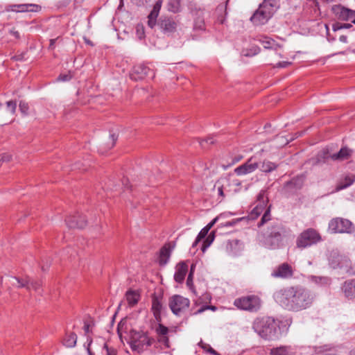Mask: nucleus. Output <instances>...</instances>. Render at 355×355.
Returning <instances> with one entry per match:
<instances>
[{
    "mask_svg": "<svg viewBox=\"0 0 355 355\" xmlns=\"http://www.w3.org/2000/svg\"><path fill=\"white\" fill-rule=\"evenodd\" d=\"M270 355H296L295 349L291 345H281L270 349Z\"/></svg>",
    "mask_w": 355,
    "mask_h": 355,
    "instance_id": "19",
    "label": "nucleus"
},
{
    "mask_svg": "<svg viewBox=\"0 0 355 355\" xmlns=\"http://www.w3.org/2000/svg\"><path fill=\"white\" fill-rule=\"evenodd\" d=\"M162 0H158L153 6L152 11L148 16V25L153 28L156 25V20L162 7Z\"/></svg>",
    "mask_w": 355,
    "mask_h": 355,
    "instance_id": "21",
    "label": "nucleus"
},
{
    "mask_svg": "<svg viewBox=\"0 0 355 355\" xmlns=\"http://www.w3.org/2000/svg\"><path fill=\"white\" fill-rule=\"evenodd\" d=\"M274 299L283 309L288 311L300 312L310 308L315 294L302 286L282 288L274 293Z\"/></svg>",
    "mask_w": 355,
    "mask_h": 355,
    "instance_id": "1",
    "label": "nucleus"
},
{
    "mask_svg": "<svg viewBox=\"0 0 355 355\" xmlns=\"http://www.w3.org/2000/svg\"><path fill=\"white\" fill-rule=\"evenodd\" d=\"M261 42L263 44L265 49H271L272 44L274 43V40L266 37L263 40H261Z\"/></svg>",
    "mask_w": 355,
    "mask_h": 355,
    "instance_id": "46",
    "label": "nucleus"
},
{
    "mask_svg": "<svg viewBox=\"0 0 355 355\" xmlns=\"http://www.w3.org/2000/svg\"><path fill=\"white\" fill-rule=\"evenodd\" d=\"M222 216V215L214 218L210 223H209L205 227L209 231L210 229L214 225L216 221Z\"/></svg>",
    "mask_w": 355,
    "mask_h": 355,
    "instance_id": "54",
    "label": "nucleus"
},
{
    "mask_svg": "<svg viewBox=\"0 0 355 355\" xmlns=\"http://www.w3.org/2000/svg\"><path fill=\"white\" fill-rule=\"evenodd\" d=\"M192 12L193 15V31L199 34L205 32L206 24L204 19L205 10L200 8H196Z\"/></svg>",
    "mask_w": 355,
    "mask_h": 355,
    "instance_id": "9",
    "label": "nucleus"
},
{
    "mask_svg": "<svg viewBox=\"0 0 355 355\" xmlns=\"http://www.w3.org/2000/svg\"><path fill=\"white\" fill-rule=\"evenodd\" d=\"M90 324L87 322H84L83 329L85 335H87L89 333Z\"/></svg>",
    "mask_w": 355,
    "mask_h": 355,
    "instance_id": "58",
    "label": "nucleus"
},
{
    "mask_svg": "<svg viewBox=\"0 0 355 355\" xmlns=\"http://www.w3.org/2000/svg\"><path fill=\"white\" fill-rule=\"evenodd\" d=\"M12 159V155L9 153H3L0 155V166L3 162H8Z\"/></svg>",
    "mask_w": 355,
    "mask_h": 355,
    "instance_id": "47",
    "label": "nucleus"
},
{
    "mask_svg": "<svg viewBox=\"0 0 355 355\" xmlns=\"http://www.w3.org/2000/svg\"><path fill=\"white\" fill-rule=\"evenodd\" d=\"M239 242V241L236 240V239L232 240V241H229L227 242V248H228L229 246L232 247L233 245V244L236 245Z\"/></svg>",
    "mask_w": 355,
    "mask_h": 355,
    "instance_id": "63",
    "label": "nucleus"
},
{
    "mask_svg": "<svg viewBox=\"0 0 355 355\" xmlns=\"http://www.w3.org/2000/svg\"><path fill=\"white\" fill-rule=\"evenodd\" d=\"M338 268L342 269L347 273H351L352 262L350 259L347 257L342 255V259Z\"/></svg>",
    "mask_w": 355,
    "mask_h": 355,
    "instance_id": "32",
    "label": "nucleus"
},
{
    "mask_svg": "<svg viewBox=\"0 0 355 355\" xmlns=\"http://www.w3.org/2000/svg\"><path fill=\"white\" fill-rule=\"evenodd\" d=\"M355 180L353 175L346 176L344 180H341L336 186V191H340L351 186Z\"/></svg>",
    "mask_w": 355,
    "mask_h": 355,
    "instance_id": "30",
    "label": "nucleus"
},
{
    "mask_svg": "<svg viewBox=\"0 0 355 355\" xmlns=\"http://www.w3.org/2000/svg\"><path fill=\"white\" fill-rule=\"evenodd\" d=\"M279 6L276 0H264L250 17L254 26L266 24L277 10Z\"/></svg>",
    "mask_w": 355,
    "mask_h": 355,
    "instance_id": "4",
    "label": "nucleus"
},
{
    "mask_svg": "<svg viewBox=\"0 0 355 355\" xmlns=\"http://www.w3.org/2000/svg\"><path fill=\"white\" fill-rule=\"evenodd\" d=\"M233 304L239 310L257 313L261 307L262 301L258 295L252 294L236 298Z\"/></svg>",
    "mask_w": 355,
    "mask_h": 355,
    "instance_id": "7",
    "label": "nucleus"
},
{
    "mask_svg": "<svg viewBox=\"0 0 355 355\" xmlns=\"http://www.w3.org/2000/svg\"><path fill=\"white\" fill-rule=\"evenodd\" d=\"M271 275L275 278L289 279L293 276V270L290 264L283 263L272 271Z\"/></svg>",
    "mask_w": 355,
    "mask_h": 355,
    "instance_id": "11",
    "label": "nucleus"
},
{
    "mask_svg": "<svg viewBox=\"0 0 355 355\" xmlns=\"http://www.w3.org/2000/svg\"><path fill=\"white\" fill-rule=\"evenodd\" d=\"M333 12L337 17L342 21H348L350 19H355V10L345 8L341 5H336L332 8Z\"/></svg>",
    "mask_w": 355,
    "mask_h": 355,
    "instance_id": "13",
    "label": "nucleus"
},
{
    "mask_svg": "<svg viewBox=\"0 0 355 355\" xmlns=\"http://www.w3.org/2000/svg\"><path fill=\"white\" fill-rule=\"evenodd\" d=\"M353 223L348 219L337 217L329 223V230L332 234L351 233L354 230Z\"/></svg>",
    "mask_w": 355,
    "mask_h": 355,
    "instance_id": "8",
    "label": "nucleus"
},
{
    "mask_svg": "<svg viewBox=\"0 0 355 355\" xmlns=\"http://www.w3.org/2000/svg\"><path fill=\"white\" fill-rule=\"evenodd\" d=\"M104 349H106V355H116V352L114 348H110L107 344L104 345Z\"/></svg>",
    "mask_w": 355,
    "mask_h": 355,
    "instance_id": "53",
    "label": "nucleus"
},
{
    "mask_svg": "<svg viewBox=\"0 0 355 355\" xmlns=\"http://www.w3.org/2000/svg\"><path fill=\"white\" fill-rule=\"evenodd\" d=\"M6 106L8 110L12 114H14L17 108V103L14 101H9L6 102Z\"/></svg>",
    "mask_w": 355,
    "mask_h": 355,
    "instance_id": "42",
    "label": "nucleus"
},
{
    "mask_svg": "<svg viewBox=\"0 0 355 355\" xmlns=\"http://www.w3.org/2000/svg\"><path fill=\"white\" fill-rule=\"evenodd\" d=\"M198 345L207 353L212 355H220L218 352L214 349L209 344L204 343L202 340L198 343Z\"/></svg>",
    "mask_w": 355,
    "mask_h": 355,
    "instance_id": "40",
    "label": "nucleus"
},
{
    "mask_svg": "<svg viewBox=\"0 0 355 355\" xmlns=\"http://www.w3.org/2000/svg\"><path fill=\"white\" fill-rule=\"evenodd\" d=\"M279 323L272 317H259L254 320L252 329L261 338L274 340L278 337Z\"/></svg>",
    "mask_w": 355,
    "mask_h": 355,
    "instance_id": "3",
    "label": "nucleus"
},
{
    "mask_svg": "<svg viewBox=\"0 0 355 355\" xmlns=\"http://www.w3.org/2000/svg\"><path fill=\"white\" fill-rule=\"evenodd\" d=\"M332 29L334 31H337L340 29H343L342 24H340L339 22H336V23L334 24L332 26Z\"/></svg>",
    "mask_w": 355,
    "mask_h": 355,
    "instance_id": "56",
    "label": "nucleus"
},
{
    "mask_svg": "<svg viewBox=\"0 0 355 355\" xmlns=\"http://www.w3.org/2000/svg\"><path fill=\"white\" fill-rule=\"evenodd\" d=\"M29 286L31 287V289H33L35 291H39L41 284L39 282L35 281V280L32 279L31 278H30Z\"/></svg>",
    "mask_w": 355,
    "mask_h": 355,
    "instance_id": "44",
    "label": "nucleus"
},
{
    "mask_svg": "<svg viewBox=\"0 0 355 355\" xmlns=\"http://www.w3.org/2000/svg\"><path fill=\"white\" fill-rule=\"evenodd\" d=\"M10 33L11 35H12L17 39H19L20 37L19 33L17 31L12 29V30H10Z\"/></svg>",
    "mask_w": 355,
    "mask_h": 355,
    "instance_id": "61",
    "label": "nucleus"
},
{
    "mask_svg": "<svg viewBox=\"0 0 355 355\" xmlns=\"http://www.w3.org/2000/svg\"><path fill=\"white\" fill-rule=\"evenodd\" d=\"M175 244L166 243L159 250V262L160 265H164L169 259L171 251L175 248Z\"/></svg>",
    "mask_w": 355,
    "mask_h": 355,
    "instance_id": "17",
    "label": "nucleus"
},
{
    "mask_svg": "<svg viewBox=\"0 0 355 355\" xmlns=\"http://www.w3.org/2000/svg\"><path fill=\"white\" fill-rule=\"evenodd\" d=\"M199 144L202 148H207L210 145H213L216 143V140L214 139L213 136H209L205 139H198Z\"/></svg>",
    "mask_w": 355,
    "mask_h": 355,
    "instance_id": "35",
    "label": "nucleus"
},
{
    "mask_svg": "<svg viewBox=\"0 0 355 355\" xmlns=\"http://www.w3.org/2000/svg\"><path fill=\"white\" fill-rule=\"evenodd\" d=\"M159 25L165 33H172L176 28L175 22L168 18L162 19Z\"/></svg>",
    "mask_w": 355,
    "mask_h": 355,
    "instance_id": "25",
    "label": "nucleus"
},
{
    "mask_svg": "<svg viewBox=\"0 0 355 355\" xmlns=\"http://www.w3.org/2000/svg\"><path fill=\"white\" fill-rule=\"evenodd\" d=\"M168 10L173 12H176V11L178 10V8H177V7L174 6L172 3L169 2L168 3Z\"/></svg>",
    "mask_w": 355,
    "mask_h": 355,
    "instance_id": "62",
    "label": "nucleus"
},
{
    "mask_svg": "<svg viewBox=\"0 0 355 355\" xmlns=\"http://www.w3.org/2000/svg\"><path fill=\"white\" fill-rule=\"evenodd\" d=\"M25 55H26V52H23V53H21L19 54L12 56L11 58V59L15 61H24L26 60Z\"/></svg>",
    "mask_w": 355,
    "mask_h": 355,
    "instance_id": "50",
    "label": "nucleus"
},
{
    "mask_svg": "<svg viewBox=\"0 0 355 355\" xmlns=\"http://www.w3.org/2000/svg\"><path fill=\"white\" fill-rule=\"evenodd\" d=\"M259 167V163L252 162V158H250L246 162L240 165L234 169V173L239 176L252 173Z\"/></svg>",
    "mask_w": 355,
    "mask_h": 355,
    "instance_id": "12",
    "label": "nucleus"
},
{
    "mask_svg": "<svg viewBox=\"0 0 355 355\" xmlns=\"http://www.w3.org/2000/svg\"><path fill=\"white\" fill-rule=\"evenodd\" d=\"M157 331L158 333V334L159 336H163V339L164 340H167L166 337V335L168 333V328L162 325V324H159V327L157 328Z\"/></svg>",
    "mask_w": 355,
    "mask_h": 355,
    "instance_id": "43",
    "label": "nucleus"
},
{
    "mask_svg": "<svg viewBox=\"0 0 355 355\" xmlns=\"http://www.w3.org/2000/svg\"><path fill=\"white\" fill-rule=\"evenodd\" d=\"M331 150L329 147H326L320 150L315 159H314V164H322L327 162L329 159H332Z\"/></svg>",
    "mask_w": 355,
    "mask_h": 355,
    "instance_id": "18",
    "label": "nucleus"
},
{
    "mask_svg": "<svg viewBox=\"0 0 355 355\" xmlns=\"http://www.w3.org/2000/svg\"><path fill=\"white\" fill-rule=\"evenodd\" d=\"M152 311L155 316V320L157 322L161 321V312L162 310V304L161 302V300L154 294L152 296Z\"/></svg>",
    "mask_w": 355,
    "mask_h": 355,
    "instance_id": "22",
    "label": "nucleus"
},
{
    "mask_svg": "<svg viewBox=\"0 0 355 355\" xmlns=\"http://www.w3.org/2000/svg\"><path fill=\"white\" fill-rule=\"evenodd\" d=\"M352 154V150L349 148L345 146L340 149L337 153H333L332 160L334 161H344L348 159Z\"/></svg>",
    "mask_w": 355,
    "mask_h": 355,
    "instance_id": "24",
    "label": "nucleus"
},
{
    "mask_svg": "<svg viewBox=\"0 0 355 355\" xmlns=\"http://www.w3.org/2000/svg\"><path fill=\"white\" fill-rule=\"evenodd\" d=\"M323 241L318 230L313 227H309L302 231L295 241L296 248L304 250L318 245Z\"/></svg>",
    "mask_w": 355,
    "mask_h": 355,
    "instance_id": "5",
    "label": "nucleus"
},
{
    "mask_svg": "<svg viewBox=\"0 0 355 355\" xmlns=\"http://www.w3.org/2000/svg\"><path fill=\"white\" fill-rule=\"evenodd\" d=\"M278 165L275 162H272L269 160H264L261 163V164H259V168L262 172L268 173L275 171Z\"/></svg>",
    "mask_w": 355,
    "mask_h": 355,
    "instance_id": "29",
    "label": "nucleus"
},
{
    "mask_svg": "<svg viewBox=\"0 0 355 355\" xmlns=\"http://www.w3.org/2000/svg\"><path fill=\"white\" fill-rule=\"evenodd\" d=\"M215 238L214 232H211L205 239H202V243L200 246V249L202 252L204 253L207 249L210 246V245L213 243Z\"/></svg>",
    "mask_w": 355,
    "mask_h": 355,
    "instance_id": "34",
    "label": "nucleus"
},
{
    "mask_svg": "<svg viewBox=\"0 0 355 355\" xmlns=\"http://www.w3.org/2000/svg\"><path fill=\"white\" fill-rule=\"evenodd\" d=\"M72 76L70 73H64V74H60L58 77V80L59 81H69L71 79Z\"/></svg>",
    "mask_w": 355,
    "mask_h": 355,
    "instance_id": "49",
    "label": "nucleus"
},
{
    "mask_svg": "<svg viewBox=\"0 0 355 355\" xmlns=\"http://www.w3.org/2000/svg\"><path fill=\"white\" fill-rule=\"evenodd\" d=\"M341 259L342 254H340L337 252H331L329 257V264L330 267L334 269H337L340 265Z\"/></svg>",
    "mask_w": 355,
    "mask_h": 355,
    "instance_id": "28",
    "label": "nucleus"
},
{
    "mask_svg": "<svg viewBox=\"0 0 355 355\" xmlns=\"http://www.w3.org/2000/svg\"><path fill=\"white\" fill-rule=\"evenodd\" d=\"M189 261H182L179 263V284L182 283L185 278L189 270Z\"/></svg>",
    "mask_w": 355,
    "mask_h": 355,
    "instance_id": "31",
    "label": "nucleus"
},
{
    "mask_svg": "<svg viewBox=\"0 0 355 355\" xmlns=\"http://www.w3.org/2000/svg\"><path fill=\"white\" fill-rule=\"evenodd\" d=\"M137 34L139 39H142L144 37V31L142 26L138 25L137 26Z\"/></svg>",
    "mask_w": 355,
    "mask_h": 355,
    "instance_id": "52",
    "label": "nucleus"
},
{
    "mask_svg": "<svg viewBox=\"0 0 355 355\" xmlns=\"http://www.w3.org/2000/svg\"><path fill=\"white\" fill-rule=\"evenodd\" d=\"M205 309H211V310L214 311V310H216V306H206L205 308H202V309H199V310L198 311V313H201V312H202Z\"/></svg>",
    "mask_w": 355,
    "mask_h": 355,
    "instance_id": "60",
    "label": "nucleus"
},
{
    "mask_svg": "<svg viewBox=\"0 0 355 355\" xmlns=\"http://www.w3.org/2000/svg\"><path fill=\"white\" fill-rule=\"evenodd\" d=\"M190 302L189 299L179 295V316L184 309H188Z\"/></svg>",
    "mask_w": 355,
    "mask_h": 355,
    "instance_id": "38",
    "label": "nucleus"
},
{
    "mask_svg": "<svg viewBox=\"0 0 355 355\" xmlns=\"http://www.w3.org/2000/svg\"><path fill=\"white\" fill-rule=\"evenodd\" d=\"M169 307L175 315H178V295H173L169 300Z\"/></svg>",
    "mask_w": 355,
    "mask_h": 355,
    "instance_id": "39",
    "label": "nucleus"
},
{
    "mask_svg": "<svg viewBox=\"0 0 355 355\" xmlns=\"http://www.w3.org/2000/svg\"><path fill=\"white\" fill-rule=\"evenodd\" d=\"M291 64V62H290L282 61V62H279L278 63H277L276 67H279V68H286Z\"/></svg>",
    "mask_w": 355,
    "mask_h": 355,
    "instance_id": "55",
    "label": "nucleus"
},
{
    "mask_svg": "<svg viewBox=\"0 0 355 355\" xmlns=\"http://www.w3.org/2000/svg\"><path fill=\"white\" fill-rule=\"evenodd\" d=\"M196 264L191 263L190 265V270L187 279V285L189 288H191L193 286V278L195 272Z\"/></svg>",
    "mask_w": 355,
    "mask_h": 355,
    "instance_id": "37",
    "label": "nucleus"
},
{
    "mask_svg": "<svg viewBox=\"0 0 355 355\" xmlns=\"http://www.w3.org/2000/svg\"><path fill=\"white\" fill-rule=\"evenodd\" d=\"M77 338V335L74 332L66 334L62 341L63 345L67 347H74L76 345Z\"/></svg>",
    "mask_w": 355,
    "mask_h": 355,
    "instance_id": "27",
    "label": "nucleus"
},
{
    "mask_svg": "<svg viewBox=\"0 0 355 355\" xmlns=\"http://www.w3.org/2000/svg\"><path fill=\"white\" fill-rule=\"evenodd\" d=\"M10 10L14 12H38L41 7L33 3L14 4L10 6Z\"/></svg>",
    "mask_w": 355,
    "mask_h": 355,
    "instance_id": "16",
    "label": "nucleus"
},
{
    "mask_svg": "<svg viewBox=\"0 0 355 355\" xmlns=\"http://www.w3.org/2000/svg\"><path fill=\"white\" fill-rule=\"evenodd\" d=\"M339 40H340L341 42H343V43H347V42H348L347 37L346 35H341V36L339 37Z\"/></svg>",
    "mask_w": 355,
    "mask_h": 355,
    "instance_id": "64",
    "label": "nucleus"
},
{
    "mask_svg": "<svg viewBox=\"0 0 355 355\" xmlns=\"http://www.w3.org/2000/svg\"><path fill=\"white\" fill-rule=\"evenodd\" d=\"M87 341H88V343H87V353L89 355H94V353L92 352L90 349H89V346L90 345L92 344V338H87Z\"/></svg>",
    "mask_w": 355,
    "mask_h": 355,
    "instance_id": "57",
    "label": "nucleus"
},
{
    "mask_svg": "<svg viewBox=\"0 0 355 355\" xmlns=\"http://www.w3.org/2000/svg\"><path fill=\"white\" fill-rule=\"evenodd\" d=\"M117 138L118 137L116 135H115V134H111L110 135V141L108 142L107 144V149H111L112 148L114 147V146L115 145V143L117 140Z\"/></svg>",
    "mask_w": 355,
    "mask_h": 355,
    "instance_id": "45",
    "label": "nucleus"
},
{
    "mask_svg": "<svg viewBox=\"0 0 355 355\" xmlns=\"http://www.w3.org/2000/svg\"><path fill=\"white\" fill-rule=\"evenodd\" d=\"M209 230L205 227H203L200 232L198 233V236H196L194 242L193 243L191 250L192 249L195 250V248L197 247L198 243L202 241V239H205L209 234Z\"/></svg>",
    "mask_w": 355,
    "mask_h": 355,
    "instance_id": "33",
    "label": "nucleus"
},
{
    "mask_svg": "<svg viewBox=\"0 0 355 355\" xmlns=\"http://www.w3.org/2000/svg\"><path fill=\"white\" fill-rule=\"evenodd\" d=\"M260 52V48L259 46H252L250 49H244L242 51V53L245 57H252L257 55Z\"/></svg>",
    "mask_w": 355,
    "mask_h": 355,
    "instance_id": "36",
    "label": "nucleus"
},
{
    "mask_svg": "<svg viewBox=\"0 0 355 355\" xmlns=\"http://www.w3.org/2000/svg\"><path fill=\"white\" fill-rule=\"evenodd\" d=\"M154 72L148 67L141 64L133 67L130 73V78L135 80L144 79L146 76L154 77Z\"/></svg>",
    "mask_w": 355,
    "mask_h": 355,
    "instance_id": "10",
    "label": "nucleus"
},
{
    "mask_svg": "<svg viewBox=\"0 0 355 355\" xmlns=\"http://www.w3.org/2000/svg\"><path fill=\"white\" fill-rule=\"evenodd\" d=\"M304 184V178L297 176L286 182L284 185V189L288 193H293L302 189Z\"/></svg>",
    "mask_w": 355,
    "mask_h": 355,
    "instance_id": "15",
    "label": "nucleus"
},
{
    "mask_svg": "<svg viewBox=\"0 0 355 355\" xmlns=\"http://www.w3.org/2000/svg\"><path fill=\"white\" fill-rule=\"evenodd\" d=\"M225 190H226V185L222 184L220 186L218 187V196L224 198L226 196L225 193Z\"/></svg>",
    "mask_w": 355,
    "mask_h": 355,
    "instance_id": "51",
    "label": "nucleus"
},
{
    "mask_svg": "<svg viewBox=\"0 0 355 355\" xmlns=\"http://www.w3.org/2000/svg\"><path fill=\"white\" fill-rule=\"evenodd\" d=\"M125 298L129 306H134L138 303L140 299V295L136 291L128 290L125 293Z\"/></svg>",
    "mask_w": 355,
    "mask_h": 355,
    "instance_id": "26",
    "label": "nucleus"
},
{
    "mask_svg": "<svg viewBox=\"0 0 355 355\" xmlns=\"http://www.w3.org/2000/svg\"><path fill=\"white\" fill-rule=\"evenodd\" d=\"M67 225L69 228H84L87 225V220L85 216L78 213L74 216H69L66 220Z\"/></svg>",
    "mask_w": 355,
    "mask_h": 355,
    "instance_id": "14",
    "label": "nucleus"
},
{
    "mask_svg": "<svg viewBox=\"0 0 355 355\" xmlns=\"http://www.w3.org/2000/svg\"><path fill=\"white\" fill-rule=\"evenodd\" d=\"M266 227L262 230L260 242L268 250H278L284 247L291 230L282 221L275 219L265 223Z\"/></svg>",
    "mask_w": 355,
    "mask_h": 355,
    "instance_id": "2",
    "label": "nucleus"
},
{
    "mask_svg": "<svg viewBox=\"0 0 355 355\" xmlns=\"http://www.w3.org/2000/svg\"><path fill=\"white\" fill-rule=\"evenodd\" d=\"M242 158H243V157L241 155H238V156L234 157L233 158L232 162L230 163V165H232V164H234L239 162Z\"/></svg>",
    "mask_w": 355,
    "mask_h": 355,
    "instance_id": "59",
    "label": "nucleus"
},
{
    "mask_svg": "<svg viewBox=\"0 0 355 355\" xmlns=\"http://www.w3.org/2000/svg\"><path fill=\"white\" fill-rule=\"evenodd\" d=\"M342 291L347 298H355V279L345 281L342 286Z\"/></svg>",
    "mask_w": 355,
    "mask_h": 355,
    "instance_id": "23",
    "label": "nucleus"
},
{
    "mask_svg": "<svg viewBox=\"0 0 355 355\" xmlns=\"http://www.w3.org/2000/svg\"><path fill=\"white\" fill-rule=\"evenodd\" d=\"M268 198L265 196V191L261 190L258 194L255 205L250 212V217L254 219L264 211L261 220L258 223L259 227L270 220V207L266 208Z\"/></svg>",
    "mask_w": 355,
    "mask_h": 355,
    "instance_id": "6",
    "label": "nucleus"
},
{
    "mask_svg": "<svg viewBox=\"0 0 355 355\" xmlns=\"http://www.w3.org/2000/svg\"><path fill=\"white\" fill-rule=\"evenodd\" d=\"M19 108L24 116H27L28 114L29 105L26 101H21L19 104Z\"/></svg>",
    "mask_w": 355,
    "mask_h": 355,
    "instance_id": "41",
    "label": "nucleus"
},
{
    "mask_svg": "<svg viewBox=\"0 0 355 355\" xmlns=\"http://www.w3.org/2000/svg\"><path fill=\"white\" fill-rule=\"evenodd\" d=\"M9 284L17 288H25L28 291L31 290L29 286L30 277L19 278L17 277H8L7 279Z\"/></svg>",
    "mask_w": 355,
    "mask_h": 355,
    "instance_id": "20",
    "label": "nucleus"
},
{
    "mask_svg": "<svg viewBox=\"0 0 355 355\" xmlns=\"http://www.w3.org/2000/svg\"><path fill=\"white\" fill-rule=\"evenodd\" d=\"M242 218L233 219L231 221H227L225 223H220V227H232L235 225L239 221H241Z\"/></svg>",
    "mask_w": 355,
    "mask_h": 355,
    "instance_id": "48",
    "label": "nucleus"
}]
</instances>
